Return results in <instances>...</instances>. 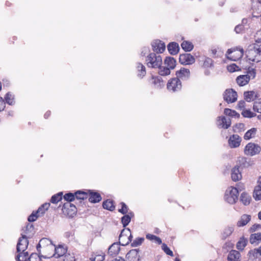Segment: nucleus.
I'll return each instance as SVG.
<instances>
[{
    "instance_id": "69168bd1",
    "label": "nucleus",
    "mask_w": 261,
    "mask_h": 261,
    "mask_svg": "<svg viewBox=\"0 0 261 261\" xmlns=\"http://www.w3.org/2000/svg\"><path fill=\"white\" fill-rule=\"evenodd\" d=\"M260 228H261L260 224H254L249 228V231L250 232H253Z\"/></svg>"
},
{
    "instance_id": "423d86ee",
    "label": "nucleus",
    "mask_w": 261,
    "mask_h": 261,
    "mask_svg": "<svg viewBox=\"0 0 261 261\" xmlns=\"http://www.w3.org/2000/svg\"><path fill=\"white\" fill-rule=\"evenodd\" d=\"M40 248H43L44 250H48L53 251L54 250V245L53 244L50 240L44 238L41 239L37 245V250L39 253L40 252Z\"/></svg>"
},
{
    "instance_id": "680f3d73",
    "label": "nucleus",
    "mask_w": 261,
    "mask_h": 261,
    "mask_svg": "<svg viewBox=\"0 0 261 261\" xmlns=\"http://www.w3.org/2000/svg\"><path fill=\"white\" fill-rule=\"evenodd\" d=\"M50 205L49 203H45L40 206L38 208H41L40 213L41 215L45 213V212L47 211Z\"/></svg>"
},
{
    "instance_id": "4d7b16f0",
    "label": "nucleus",
    "mask_w": 261,
    "mask_h": 261,
    "mask_svg": "<svg viewBox=\"0 0 261 261\" xmlns=\"http://www.w3.org/2000/svg\"><path fill=\"white\" fill-rule=\"evenodd\" d=\"M120 204L121 205V208L119 209L118 212L123 215L127 214L128 211L127 206L123 202H121Z\"/></svg>"
},
{
    "instance_id": "052dcab7",
    "label": "nucleus",
    "mask_w": 261,
    "mask_h": 261,
    "mask_svg": "<svg viewBox=\"0 0 261 261\" xmlns=\"http://www.w3.org/2000/svg\"><path fill=\"white\" fill-rule=\"evenodd\" d=\"M213 61L210 58H206L203 63V66L205 67H210L213 66Z\"/></svg>"
},
{
    "instance_id": "49530a36",
    "label": "nucleus",
    "mask_w": 261,
    "mask_h": 261,
    "mask_svg": "<svg viewBox=\"0 0 261 261\" xmlns=\"http://www.w3.org/2000/svg\"><path fill=\"white\" fill-rule=\"evenodd\" d=\"M242 115L245 118H252L256 116V114L252 112H251L250 110H243L242 112Z\"/></svg>"
},
{
    "instance_id": "13d9d810",
    "label": "nucleus",
    "mask_w": 261,
    "mask_h": 261,
    "mask_svg": "<svg viewBox=\"0 0 261 261\" xmlns=\"http://www.w3.org/2000/svg\"><path fill=\"white\" fill-rule=\"evenodd\" d=\"M162 249L164 250V251L168 255L171 256H173V252L170 250V249L168 247V246L163 243L162 245Z\"/></svg>"
},
{
    "instance_id": "774afa93",
    "label": "nucleus",
    "mask_w": 261,
    "mask_h": 261,
    "mask_svg": "<svg viewBox=\"0 0 261 261\" xmlns=\"http://www.w3.org/2000/svg\"><path fill=\"white\" fill-rule=\"evenodd\" d=\"M149 52V48L148 47H144L142 48L141 52V56H145Z\"/></svg>"
},
{
    "instance_id": "0e129e2a",
    "label": "nucleus",
    "mask_w": 261,
    "mask_h": 261,
    "mask_svg": "<svg viewBox=\"0 0 261 261\" xmlns=\"http://www.w3.org/2000/svg\"><path fill=\"white\" fill-rule=\"evenodd\" d=\"M233 247V244L230 241L226 242L223 246V249H226L228 251L229 249Z\"/></svg>"
},
{
    "instance_id": "c9c22d12",
    "label": "nucleus",
    "mask_w": 261,
    "mask_h": 261,
    "mask_svg": "<svg viewBox=\"0 0 261 261\" xmlns=\"http://www.w3.org/2000/svg\"><path fill=\"white\" fill-rule=\"evenodd\" d=\"M251 199V197L249 194L245 192H243L240 196V201L245 205H247L249 204L250 200Z\"/></svg>"
},
{
    "instance_id": "72a5a7b5",
    "label": "nucleus",
    "mask_w": 261,
    "mask_h": 261,
    "mask_svg": "<svg viewBox=\"0 0 261 261\" xmlns=\"http://www.w3.org/2000/svg\"><path fill=\"white\" fill-rule=\"evenodd\" d=\"M6 102L11 106H13L15 104V102L14 100V95L10 92H8L6 93L4 97Z\"/></svg>"
},
{
    "instance_id": "338daca9",
    "label": "nucleus",
    "mask_w": 261,
    "mask_h": 261,
    "mask_svg": "<svg viewBox=\"0 0 261 261\" xmlns=\"http://www.w3.org/2000/svg\"><path fill=\"white\" fill-rule=\"evenodd\" d=\"M244 29V27L242 24L237 25L234 28V31L237 33H241Z\"/></svg>"
},
{
    "instance_id": "f03ea898",
    "label": "nucleus",
    "mask_w": 261,
    "mask_h": 261,
    "mask_svg": "<svg viewBox=\"0 0 261 261\" xmlns=\"http://www.w3.org/2000/svg\"><path fill=\"white\" fill-rule=\"evenodd\" d=\"M146 64L149 68H155L159 67L162 64V57L160 55H156L154 53H150L147 56Z\"/></svg>"
},
{
    "instance_id": "79ce46f5",
    "label": "nucleus",
    "mask_w": 261,
    "mask_h": 261,
    "mask_svg": "<svg viewBox=\"0 0 261 261\" xmlns=\"http://www.w3.org/2000/svg\"><path fill=\"white\" fill-rule=\"evenodd\" d=\"M159 68V74L162 76H166L170 74V68L167 67L161 66L158 67Z\"/></svg>"
},
{
    "instance_id": "6ab92c4d",
    "label": "nucleus",
    "mask_w": 261,
    "mask_h": 261,
    "mask_svg": "<svg viewBox=\"0 0 261 261\" xmlns=\"http://www.w3.org/2000/svg\"><path fill=\"white\" fill-rule=\"evenodd\" d=\"M227 261H241V254L236 250H231L228 253Z\"/></svg>"
},
{
    "instance_id": "58836bf2",
    "label": "nucleus",
    "mask_w": 261,
    "mask_h": 261,
    "mask_svg": "<svg viewBox=\"0 0 261 261\" xmlns=\"http://www.w3.org/2000/svg\"><path fill=\"white\" fill-rule=\"evenodd\" d=\"M253 197L255 200H261V187L260 186L257 185L253 191Z\"/></svg>"
},
{
    "instance_id": "9d476101",
    "label": "nucleus",
    "mask_w": 261,
    "mask_h": 261,
    "mask_svg": "<svg viewBox=\"0 0 261 261\" xmlns=\"http://www.w3.org/2000/svg\"><path fill=\"white\" fill-rule=\"evenodd\" d=\"M179 61L182 65H191L195 62V59L190 54L185 53L180 55Z\"/></svg>"
},
{
    "instance_id": "f257e3e1",
    "label": "nucleus",
    "mask_w": 261,
    "mask_h": 261,
    "mask_svg": "<svg viewBox=\"0 0 261 261\" xmlns=\"http://www.w3.org/2000/svg\"><path fill=\"white\" fill-rule=\"evenodd\" d=\"M246 55L248 60L258 62L261 60V55L259 53V49L257 45L255 44L250 45L247 50H246Z\"/></svg>"
},
{
    "instance_id": "864d4df0",
    "label": "nucleus",
    "mask_w": 261,
    "mask_h": 261,
    "mask_svg": "<svg viewBox=\"0 0 261 261\" xmlns=\"http://www.w3.org/2000/svg\"><path fill=\"white\" fill-rule=\"evenodd\" d=\"M144 240V239L143 238H138L132 243L131 246L133 247L139 246L142 244Z\"/></svg>"
},
{
    "instance_id": "c756f323",
    "label": "nucleus",
    "mask_w": 261,
    "mask_h": 261,
    "mask_svg": "<svg viewBox=\"0 0 261 261\" xmlns=\"http://www.w3.org/2000/svg\"><path fill=\"white\" fill-rule=\"evenodd\" d=\"M41 208H38L36 211H33L32 213L28 217V220L30 222H33L35 221L37 218L42 215L40 213Z\"/></svg>"
},
{
    "instance_id": "7ed1b4c3",
    "label": "nucleus",
    "mask_w": 261,
    "mask_h": 261,
    "mask_svg": "<svg viewBox=\"0 0 261 261\" xmlns=\"http://www.w3.org/2000/svg\"><path fill=\"white\" fill-rule=\"evenodd\" d=\"M239 191L236 188H229L225 192V200L229 204L235 203L238 199Z\"/></svg>"
},
{
    "instance_id": "a19ab883",
    "label": "nucleus",
    "mask_w": 261,
    "mask_h": 261,
    "mask_svg": "<svg viewBox=\"0 0 261 261\" xmlns=\"http://www.w3.org/2000/svg\"><path fill=\"white\" fill-rule=\"evenodd\" d=\"M34 225L31 223H28L24 230L25 233L29 238L31 237L34 233Z\"/></svg>"
},
{
    "instance_id": "c85d7f7f",
    "label": "nucleus",
    "mask_w": 261,
    "mask_h": 261,
    "mask_svg": "<svg viewBox=\"0 0 261 261\" xmlns=\"http://www.w3.org/2000/svg\"><path fill=\"white\" fill-rule=\"evenodd\" d=\"M102 206L103 208L110 211H113L115 208L114 201L110 199H107L104 201L102 203Z\"/></svg>"
},
{
    "instance_id": "a878e982",
    "label": "nucleus",
    "mask_w": 261,
    "mask_h": 261,
    "mask_svg": "<svg viewBox=\"0 0 261 261\" xmlns=\"http://www.w3.org/2000/svg\"><path fill=\"white\" fill-rule=\"evenodd\" d=\"M176 63L175 59L171 57H167L164 60V64L168 68H170V69H174L176 66Z\"/></svg>"
},
{
    "instance_id": "4c0bfd02",
    "label": "nucleus",
    "mask_w": 261,
    "mask_h": 261,
    "mask_svg": "<svg viewBox=\"0 0 261 261\" xmlns=\"http://www.w3.org/2000/svg\"><path fill=\"white\" fill-rule=\"evenodd\" d=\"M257 129L255 128H252L248 130L244 135V139L246 140H250L255 135Z\"/></svg>"
},
{
    "instance_id": "a18cd8bd",
    "label": "nucleus",
    "mask_w": 261,
    "mask_h": 261,
    "mask_svg": "<svg viewBox=\"0 0 261 261\" xmlns=\"http://www.w3.org/2000/svg\"><path fill=\"white\" fill-rule=\"evenodd\" d=\"M28 255L29 253L28 252L22 251L21 253L16 256V259L17 261H27V259Z\"/></svg>"
},
{
    "instance_id": "4be33fe9",
    "label": "nucleus",
    "mask_w": 261,
    "mask_h": 261,
    "mask_svg": "<svg viewBox=\"0 0 261 261\" xmlns=\"http://www.w3.org/2000/svg\"><path fill=\"white\" fill-rule=\"evenodd\" d=\"M251 216L249 215L244 214L241 216L240 220L237 222L238 227H243L247 225L251 220Z\"/></svg>"
},
{
    "instance_id": "5fc2aeb1",
    "label": "nucleus",
    "mask_w": 261,
    "mask_h": 261,
    "mask_svg": "<svg viewBox=\"0 0 261 261\" xmlns=\"http://www.w3.org/2000/svg\"><path fill=\"white\" fill-rule=\"evenodd\" d=\"M245 75H247L248 77L249 76V80L254 79L256 75L255 70L252 68L249 67L247 71V74H245Z\"/></svg>"
},
{
    "instance_id": "ea45409f",
    "label": "nucleus",
    "mask_w": 261,
    "mask_h": 261,
    "mask_svg": "<svg viewBox=\"0 0 261 261\" xmlns=\"http://www.w3.org/2000/svg\"><path fill=\"white\" fill-rule=\"evenodd\" d=\"M224 113L227 116L235 118H239L240 116V114L236 111L228 108H226L224 109Z\"/></svg>"
},
{
    "instance_id": "e2e57ef3",
    "label": "nucleus",
    "mask_w": 261,
    "mask_h": 261,
    "mask_svg": "<svg viewBox=\"0 0 261 261\" xmlns=\"http://www.w3.org/2000/svg\"><path fill=\"white\" fill-rule=\"evenodd\" d=\"M239 162L240 163V165L243 167H247L250 166V164L247 161V159L246 158H242L241 159L239 160Z\"/></svg>"
},
{
    "instance_id": "412c9836",
    "label": "nucleus",
    "mask_w": 261,
    "mask_h": 261,
    "mask_svg": "<svg viewBox=\"0 0 261 261\" xmlns=\"http://www.w3.org/2000/svg\"><path fill=\"white\" fill-rule=\"evenodd\" d=\"M139 257V249H132L126 254V258L129 261H137Z\"/></svg>"
},
{
    "instance_id": "0eeeda50",
    "label": "nucleus",
    "mask_w": 261,
    "mask_h": 261,
    "mask_svg": "<svg viewBox=\"0 0 261 261\" xmlns=\"http://www.w3.org/2000/svg\"><path fill=\"white\" fill-rule=\"evenodd\" d=\"M223 95L224 100L228 103H233L237 100V93L232 89H226Z\"/></svg>"
},
{
    "instance_id": "4468645a",
    "label": "nucleus",
    "mask_w": 261,
    "mask_h": 261,
    "mask_svg": "<svg viewBox=\"0 0 261 261\" xmlns=\"http://www.w3.org/2000/svg\"><path fill=\"white\" fill-rule=\"evenodd\" d=\"M54 253L50 255H47L48 256H50V257L54 256L56 258L59 257L60 256H62L65 255L67 252L66 248L64 247L63 245H60L57 247H56L54 245Z\"/></svg>"
},
{
    "instance_id": "b1692460",
    "label": "nucleus",
    "mask_w": 261,
    "mask_h": 261,
    "mask_svg": "<svg viewBox=\"0 0 261 261\" xmlns=\"http://www.w3.org/2000/svg\"><path fill=\"white\" fill-rule=\"evenodd\" d=\"M241 178L242 175L239 170V167L236 166L231 170V178L232 180L236 181L241 179Z\"/></svg>"
},
{
    "instance_id": "473e14b6",
    "label": "nucleus",
    "mask_w": 261,
    "mask_h": 261,
    "mask_svg": "<svg viewBox=\"0 0 261 261\" xmlns=\"http://www.w3.org/2000/svg\"><path fill=\"white\" fill-rule=\"evenodd\" d=\"M152 83L155 88H160L164 86V83L162 77L159 76L152 77Z\"/></svg>"
},
{
    "instance_id": "3c124183",
    "label": "nucleus",
    "mask_w": 261,
    "mask_h": 261,
    "mask_svg": "<svg viewBox=\"0 0 261 261\" xmlns=\"http://www.w3.org/2000/svg\"><path fill=\"white\" fill-rule=\"evenodd\" d=\"M131 221L130 218L128 215H124L121 218V223L123 227L127 226Z\"/></svg>"
},
{
    "instance_id": "bf43d9fd",
    "label": "nucleus",
    "mask_w": 261,
    "mask_h": 261,
    "mask_svg": "<svg viewBox=\"0 0 261 261\" xmlns=\"http://www.w3.org/2000/svg\"><path fill=\"white\" fill-rule=\"evenodd\" d=\"M63 261H75V256L73 254L68 253L64 255Z\"/></svg>"
},
{
    "instance_id": "2eb2a0df",
    "label": "nucleus",
    "mask_w": 261,
    "mask_h": 261,
    "mask_svg": "<svg viewBox=\"0 0 261 261\" xmlns=\"http://www.w3.org/2000/svg\"><path fill=\"white\" fill-rule=\"evenodd\" d=\"M89 201V202L93 203L99 202L101 200V197L100 194L93 190H88Z\"/></svg>"
},
{
    "instance_id": "6e6552de",
    "label": "nucleus",
    "mask_w": 261,
    "mask_h": 261,
    "mask_svg": "<svg viewBox=\"0 0 261 261\" xmlns=\"http://www.w3.org/2000/svg\"><path fill=\"white\" fill-rule=\"evenodd\" d=\"M181 82L178 78L174 77L170 80L167 85V89L169 91L176 92L181 89Z\"/></svg>"
},
{
    "instance_id": "de8ad7c7",
    "label": "nucleus",
    "mask_w": 261,
    "mask_h": 261,
    "mask_svg": "<svg viewBox=\"0 0 261 261\" xmlns=\"http://www.w3.org/2000/svg\"><path fill=\"white\" fill-rule=\"evenodd\" d=\"M64 199L65 200L67 201V202H70L73 201L75 199V193H72L71 192H69L66 193L64 196Z\"/></svg>"
},
{
    "instance_id": "39448f33",
    "label": "nucleus",
    "mask_w": 261,
    "mask_h": 261,
    "mask_svg": "<svg viewBox=\"0 0 261 261\" xmlns=\"http://www.w3.org/2000/svg\"><path fill=\"white\" fill-rule=\"evenodd\" d=\"M261 151V147L254 143H248L245 147L244 153L247 155L254 156L258 154Z\"/></svg>"
},
{
    "instance_id": "393cba45",
    "label": "nucleus",
    "mask_w": 261,
    "mask_h": 261,
    "mask_svg": "<svg viewBox=\"0 0 261 261\" xmlns=\"http://www.w3.org/2000/svg\"><path fill=\"white\" fill-rule=\"evenodd\" d=\"M250 243L251 244L257 245L261 242V233H252L250 235Z\"/></svg>"
},
{
    "instance_id": "1a4fd4ad",
    "label": "nucleus",
    "mask_w": 261,
    "mask_h": 261,
    "mask_svg": "<svg viewBox=\"0 0 261 261\" xmlns=\"http://www.w3.org/2000/svg\"><path fill=\"white\" fill-rule=\"evenodd\" d=\"M28 237L24 234H21V237L19 238L17 244V251L20 252L24 251L27 248L29 241L28 240Z\"/></svg>"
},
{
    "instance_id": "e433bc0d",
    "label": "nucleus",
    "mask_w": 261,
    "mask_h": 261,
    "mask_svg": "<svg viewBox=\"0 0 261 261\" xmlns=\"http://www.w3.org/2000/svg\"><path fill=\"white\" fill-rule=\"evenodd\" d=\"M88 192L86 193L80 190L77 191L75 192V198H76L77 200H80V202H82V200L87 199L88 198Z\"/></svg>"
},
{
    "instance_id": "cd10ccee",
    "label": "nucleus",
    "mask_w": 261,
    "mask_h": 261,
    "mask_svg": "<svg viewBox=\"0 0 261 261\" xmlns=\"http://www.w3.org/2000/svg\"><path fill=\"white\" fill-rule=\"evenodd\" d=\"M50 258V256L47 255H39L36 253H32L28 258L27 261H41L42 258Z\"/></svg>"
},
{
    "instance_id": "a211bd4d",
    "label": "nucleus",
    "mask_w": 261,
    "mask_h": 261,
    "mask_svg": "<svg viewBox=\"0 0 261 261\" xmlns=\"http://www.w3.org/2000/svg\"><path fill=\"white\" fill-rule=\"evenodd\" d=\"M234 225H229L226 226L221 233L222 239L225 240L229 237L234 231Z\"/></svg>"
},
{
    "instance_id": "09e8293b",
    "label": "nucleus",
    "mask_w": 261,
    "mask_h": 261,
    "mask_svg": "<svg viewBox=\"0 0 261 261\" xmlns=\"http://www.w3.org/2000/svg\"><path fill=\"white\" fill-rule=\"evenodd\" d=\"M258 254V251H257V249H254L253 250H250L248 252L247 255L249 256L250 259H254L257 258Z\"/></svg>"
},
{
    "instance_id": "37998d69",
    "label": "nucleus",
    "mask_w": 261,
    "mask_h": 261,
    "mask_svg": "<svg viewBox=\"0 0 261 261\" xmlns=\"http://www.w3.org/2000/svg\"><path fill=\"white\" fill-rule=\"evenodd\" d=\"M146 238L147 239L152 241L158 244H162V240L158 237L152 234H147L146 236Z\"/></svg>"
},
{
    "instance_id": "603ef678",
    "label": "nucleus",
    "mask_w": 261,
    "mask_h": 261,
    "mask_svg": "<svg viewBox=\"0 0 261 261\" xmlns=\"http://www.w3.org/2000/svg\"><path fill=\"white\" fill-rule=\"evenodd\" d=\"M254 92L253 91H246L244 93L245 99L247 101H250L253 97Z\"/></svg>"
},
{
    "instance_id": "bb28decb",
    "label": "nucleus",
    "mask_w": 261,
    "mask_h": 261,
    "mask_svg": "<svg viewBox=\"0 0 261 261\" xmlns=\"http://www.w3.org/2000/svg\"><path fill=\"white\" fill-rule=\"evenodd\" d=\"M237 84L240 86L246 85L249 82V77L245 75H240L236 79Z\"/></svg>"
},
{
    "instance_id": "7c9ffc66",
    "label": "nucleus",
    "mask_w": 261,
    "mask_h": 261,
    "mask_svg": "<svg viewBox=\"0 0 261 261\" xmlns=\"http://www.w3.org/2000/svg\"><path fill=\"white\" fill-rule=\"evenodd\" d=\"M248 243V240L244 237H241L236 245L237 248L241 251L244 250Z\"/></svg>"
},
{
    "instance_id": "20e7f679",
    "label": "nucleus",
    "mask_w": 261,
    "mask_h": 261,
    "mask_svg": "<svg viewBox=\"0 0 261 261\" xmlns=\"http://www.w3.org/2000/svg\"><path fill=\"white\" fill-rule=\"evenodd\" d=\"M244 55L243 48H230L226 52V56L228 59L232 61H237L241 59Z\"/></svg>"
},
{
    "instance_id": "5701e85b",
    "label": "nucleus",
    "mask_w": 261,
    "mask_h": 261,
    "mask_svg": "<svg viewBox=\"0 0 261 261\" xmlns=\"http://www.w3.org/2000/svg\"><path fill=\"white\" fill-rule=\"evenodd\" d=\"M167 49L171 55H175L178 53L179 47L178 43L172 42L168 44Z\"/></svg>"
},
{
    "instance_id": "f8f14e48",
    "label": "nucleus",
    "mask_w": 261,
    "mask_h": 261,
    "mask_svg": "<svg viewBox=\"0 0 261 261\" xmlns=\"http://www.w3.org/2000/svg\"><path fill=\"white\" fill-rule=\"evenodd\" d=\"M153 50L158 54L162 53L166 48L165 44L160 40H155L151 43Z\"/></svg>"
},
{
    "instance_id": "8fccbe9b",
    "label": "nucleus",
    "mask_w": 261,
    "mask_h": 261,
    "mask_svg": "<svg viewBox=\"0 0 261 261\" xmlns=\"http://www.w3.org/2000/svg\"><path fill=\"white\" fill-rule=\"evenodd\" d=\"M130 230L129 228L123 229L119 235V240L123 241V238H126L130 233Z\"/></svg>"
},
{
    "instance_id": "f3484780",
    "label": "nucleus",
    "mask_w": 261,
    "mask_h": 261,
    "mask_svg": "<svg viewBox=\"0 0 261 261\" xmlns=\"http://www.w3.org/2000/svg\"><path fill=\"white\" fill-rule=\"evenodd\" d=\"M241 138L238 135L231 136L228 140V144L231 148H237L240 145Z\"/></svg>"
},
{
    "instance_id": "c03bdc74",
    "label": "nucleus",
    "mask_w": 261,
    "mask_h": 261,
    "mask_svg": "<svg viewBox=\"0 0 261 261\" xmlns=\"http://www.w3.org/2000/svg\"><path fill=\"white\" fill-rule=\"evenodd\" d=\"M62 192H59L54 195H53L50 199V202L52 203H57L58 202L62 199Z\"/></svg>"
},
{
    "instance_id": "aec40b11",
    "label": "nucleus",
    "mask_w": 261,
    "mask_h": 261,
    "mask_svg": "<svg viewBox=\"0 0 261 261\" xmlns=\"http://www.w3.org/2000/svg\"><path fill=\"white\" fill-rule=\"evenodd\" d=\"M218 125L224 129H227L231 125V120L230 118H226L225 116H221L218 118Z\"/></svg>"
},
{
    "instance_id": "f704fd0d",
    "label": "nucleus",
    "mask_w": 261,
    "mask_h": 261,
    "mask_svg": "<svg viewBox=\"0 0 261 261\" xmlns=\"http://www.w3.org/2000/svg\"><path fill=\"white\" fill-rule=\"evenodd\" d=\"M181 46L182 49L187 52L191 51L194 48L192 43L188 41H184L181 44Z\"/></svg>"
},
{
    "instance_id": "6e6d98bb",
    "label": "nucleus",
    "mask_w": 261,
    "mask_h": 261,
    "mask_svg": "<svg viewBox=\"0 0 261 261\" xmlns=\"http://www.w3.org/2000/svg\"><path fill=\"white\" fill-rule=\"evenodd\" d=\"M253 109L255 112L261 113V100L254 102Z\"/></svg>"
},
{
    "instance_id": "9b49d317",
    "label": "nucleus",
    "mask_w": 261,
    "mask_h": 261,
    "mask_svg": "<svg viewBox=\"0 0 261 261\" xmlns=\"http://www.w3.org/2000/svg\"><path fill=\"white\" fill-rule=\"evenodd\" d=\"M63 213H66L69 217H73L76 213V207L70 202L65 203L62 207Z\"/></svg>"
},
{
    "instance_id": "ddd939ff",
    "label": "nucleus",
    "mask_w": 261,
    "mask_h": 261,
    "mask_svg": "<svg viewBox=\"0 0 261 261\" xmlns=\"http://www.w3.org/2000/svg\"><path fill=\"white\" fill-rule=\"evenodd\" d=\"M121 244L120 242L113 243L108 248V254L112 257L116 256L120 250Z\"/></svg>"
},
{
    "instance_id": "dca6fc26",
    "label": "nucleus",
    "mask_w": 261,
    "mask_h": 261,
    "mask_svg": "<svg viewBox=\"0 0 261 261\" xmlns=\"http://www.w3.org/2000/svg\"><path fill=\"white\" fill-rule=\"evenodd\" d=\"M176 75L177 78L181 80H187L189 79L190 76V71L189 69L182 67L180 70L176 71Z\"/></svg>"
},
{
    "instance_id": "2f4dec72",
    "label": "nucleus",
    "mask_w": 261,
    "mask_h": 261,
    "mask_svg": "<svg viewBox=\"0 0 261 261\" xmlns=\"http://www.w3.org/2000/svg\"><path fill=\"white\" fill-rule=\"evenodd\" d=\"M137 69L138 71V76L142 78L146 73L145 67L141 63H138L137 64Z\"/></svg>"
}]
</instances>
